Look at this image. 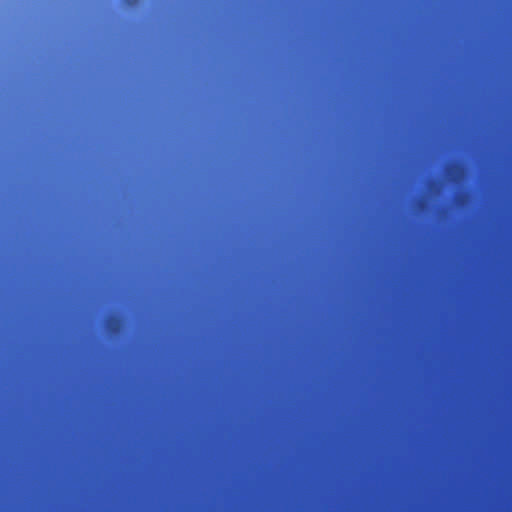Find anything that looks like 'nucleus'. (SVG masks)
<instances>
[{"label": "nucleus", "mask_w": 512, "mask_h": 512, "mask_svg": "<svg viewBox=\"0 0 512 512\" xmlns=\"http://www.w3.org/2000/svg\"><path fill=\"white\" fill-rule=\"evenodd\" d=\"M1 347H4V336H1Z\"/></svg>", "instance_id": "obj_1"}, {"label": "nucleus", "mask_w": 512, "mask_h": 512, "mask_svg": "<svg viewBox=\"0 0 512 512\" xmlns=\"http://www.w3.org/2000/svg\"><path fill=\"white\" fill-rule=\"evenodd\" d=\"M1 347H4V336H1Z\"/></svg>", "instance_id": "obj_2"}, {"label": "nucleus", "mask_w": 512, "mask_h": 512, "mask_svg": "<svg viewBox=\"0 0 512 512\" xmlns=\"http://www.w3.org/2000/svg\"><path fill=\"white\" fill-rule=\"evenodd\" d=\"M1 347H4V336H1Z\"/></svg>", "instance_id": "obj_3"}, {"label": "nucleus", "mask_w": 512, "mask_h": 512, "mask_svg": "<svg viewBox=\"0 0 512 512\" xmlns=\"http://www.w3.org/2000/svg\"><path fill=\"white\" fill-rule=\"evenodd\" d=\"M1 347H4V336H1Z\"/></svg>", "instance_id": "obj_4"}, {"label": "nucleus", "mask_w": 512, "mask_h": 512, "mask_svg": "<svg viewBox=\"0 0 512 512\" xmlns=\"http://www.w3.org/2000/svg\"><path fill=\"white\" fill-rule=\"evenodd\" d=\"M1 347H4V336H1Z\"/></svg>", "instance_id": "obj_5"}, {"label": "nucleus", "mask_w": 512, "mask_h": 512, "mask_svg": "<svg viewBox=\"0 0 512 512\" xmlns=\"http://www.w3.org/2000/svg\"><path fill=\"white\" fill-rule=\"evenodd\" d=\"M1 291H4V284H1Z\"/></svg>", "instance_id": "obj_6"}, {"label": "nucleus", "mask_w": 512, "mask_h": 512, "mask_svg": "<svg viewBox=\"0 0 512 512\" xmlns=\"http://www.w3.org/2000/svg\"><path fill=\"white\" fill-rule=\"evenodd\" d=\"M1 291H4V284H1Z\"/></svg>", "instance_id": "obj_7"}, {"label": "nucleus", "mask_w": 512, "mask_h": 512, "mask_svg": "<svg viewBox=\"0 0 512 512\" xmlns=\"http://www.w3.org/2000/svg\"><path fill=\"white\" fill-rule=\"evenodd\" d=\"M1 291H4V284H1Z\"/></svg>", "instance_id": "obj_8"}, {"label": "nucleus", "mask_w": 512, "mask_h": 512, "mask_svg": "<svg viewBox=\"0 0 512 512\" xmlns=\"http://www.w3.org/2000/svg\"><path fill=\"white\" fill-rule=\"evenodd\" d=\"M1 303H4V296H1Z\"/></svg>", "instance_id": "obj_9"}, {"label": "nucleus", "mask_w": 512, "mask_h": 512, "mask_svg": "<svg viewBox=\"0 0 512 512\" xmlns=\"http://www.w3.org/2000/svg\"><path fill=\"white\" fill-rule=\"evenodd\" d=\"M1 303H4V296H1Z\"/></svg>", "instance_id": "obj_10"}, {"label": "nucleus", "mask_w": 512, "mask_h": 512, "mask_svg": "<svg viewBox=\"0 0 512 512\" xmlns=\"http://www.w3.org/2000/svg\"><path fill=\"white\" fill-rule=\"evenodd\" d=\"M1 303H4V296H1Z\"/></svg>", "instance_id": "obj_11"}, {"label": "nucleus", "mask_w": 512, "mask_h": 512, "mask_svg": "<svg viewBox=\"0 0 512 512\" xmlns=\"http://www.w3.org/2000/svg\"><path fill=\"white\" fill-rule=\"evenodd\" d=\"M4 256H5V254H4V252L2 251L1 257H4Z\"/></svg>", "instance_id": "obj_12"}, {"label": "nucleus", "mask_w": 512, "mask_h": 512, "mask_svg": "<svg viewBox=\"0 0 512 512\" xmlns=\"http://www.w3.org/2000/svg\"><path fill=\"white\" fill-rule=\"evenodd\" d=\"M1 353H2V354L4 353V348H1Z\"/></svg>", "instance_id": "obj_13"}, {"label": "nucleus", "mask_w": 512, "mask_h": 512, "mask_svg": "<svg viewBox=\"0 0 512 512\" xmlns=\"http://www.w3.org/2000/svg\"><path fill=\"white\" fill-rule=\"evenodd\" d=\"M1 353H2V354L4 353V348H1Z\"/></svg>", "instance_id": "obj_14"}, {"label": "nucleus", "mask_w": 512, "mask_h": 512, "mask_svg": "<svg viewBox=\"0 0 512 512\" xmlns=\"http://www.w3.org/2000/svg\"><path fill=\"white\" fill-rule=\"evenodd\" d=\"M1 315H2V316L4 315V312H3V311L1 312Z\"/></svg>", "instance_id": "obj_15"}]
</instances>
